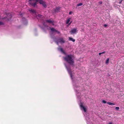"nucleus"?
<instances>
[{
  "mask_svg": "<svg viewBox=\"0 0 124 124\" xmlns=\"http://www.w3.org/2000/svg\"><path fill=\"white\" fill-rule=\"evenodd\" d=\"M99 55H100L102 54H101V53H99Z\"/></svg>",
  "mask_w": 124,
  "mask_h": 124,
  "instance_id": "c756f323",
  "label": "nucleus"
},
{
  "mask_svg": "<svg viewBox=\"0 0 124 124\" xmlns=\"http://www.w3.org/2000/svg\"><path fill=\"white\" fill-rule=\"evenodd\" d=\"M30 11L33 13H36V11H35V10H34L31 9V10H30Z\"/></svg>",
  "mask_w": 124,
  "mask_h": 124,
  "instance_id": "a211bd4d",
  "label": "nucleus"
},
{
  "mask_svg": "<svg viewBox=\"0 0 124 124\" xmlns=\"http://www.w3.org/2000/svg\"><path fill=\"white\" fill-rule=\"evenodd\" d=\"M8 15L9 16V18H8V17H7V19H8V20H9L11 19V18L12 17V16L11 15V14H8Z\"/></svg>",
  "mask_w": 124,
  "mask_h": 124,
  "instance_id": "dca6fc26",
  "label": "nucleus"
},
{
  "mask_svg": "<svg viewBox=\"0 0 124 124\" xmlns=\"http://www.w3.org/2000/svg\"><path fill=\"white\" fill-rule=\"evenodd\" d=\"M61 7H56L55 9L54 10V12H58L60 10Z\"/></svg>",
  "mask_w": 124,
  "mask_h": 124,
  "instance_id": "39448f33",
  "label": "nucleus"
},
{
  "mask_svg": "<svg viewBox=\"0 0 124 124\" xmlns=\"http://www.w3.org/2000/svg\"><path fill=\"white\" fill-rule=\"evenodd\" d=\"M42 16L41 15H40V14H38V16L39 17H40Z\"/></svg>",
  "mask_w": 124,
  "mask_h": 124,
  "instance_id": "393cba45",
  "label": "nucleus"
},
{
  "mask_svg": "<svg viewBox=\"0 0 124 124\" xmlns=\"http://www.w3.org/2000/svg\"><path fill=\"white\" fill-rule=\"evenodd\" d=\"M39 3L40 4H42L45 2L42 0H39Z\"/></svg>",
  "mask_w": 124,
  "mask_h": 124,
  "instance_id": "4468645a",
  "label": "nucleus"
},
{
  "mask_svg": "<svg viewBox=\"0 0 124 124\" xmlns=\"http://www.w3.org/2000/svg\"><path fill=\"white\" fill-rule=\"evenodd\" d=\"M73 56L71 54L66 55L63 57L65 61L71 65H74V63Z\"/></svg>",
  "mask_w": 124,
  "mask_h": 124,
  "instance_id": "f257e3e1",
  "label": "nucleus"
},
{
  "mask_svg": "<svg viewBox=\"0 0 124 124\" xmlns=\"http://www.w3.org/2000/svg\"><path fill=\"white\" fill-rule=\"evenodd\" d=\"M50 30L52 31H55L57 32L59 34L60 33V32L56 30L54 28H50Z\"/></svg>",
  "mask_w": 124,
  "mask_h": 124,
  "instance_id": "0eeeda50",
  "label": "nucleus"
},
{
  "mask_svg": "<svg viewBox=\"0 0 124 124\" xmlns=\"http://www.w3.org/2000/svg\"><path fill=\"white\" fill-rule=\"evenodd\" d=\"M65 67L67 70V71H68V70H69L70 69V68H68L67 66L66 65Z\"/></svg>",
  "mask_w": 124,
  "mask_h": 124,
  "instance_id": "412c9836",
  "label": "nucleus"
},
{
  "mask_svg": "<svg viewBox=\"0 0 124 124\" xmlns=\"http://www.w3.org/2000/svg\"><path fill=\"white\" fill-rule=\"evenodd\" d=\"M71 22H70V23H69L68 24V25H70L71 24Z\"/></svg>",
  "mask_w": 124,
  "mask_h": 124,
  "instance_id": "c85d7f7f",
  "label": "nucleus"
},
{
  "mask_svg": "<svg viewBox=\"0 0 124 124\" xmlns=\"http://www.w3.org/2000/svg\"><path fill=\"white\" fill-rule=\"evenodd\" d=\"M3 24V23L2 22H0V25H2Z\"/></svg>",
  "mask_w": 124,
  "mask_h": 124,
  "instance_id": "a878e982",
  "label": "nucleus"
},
{
  "mask_svg": "<svg viewBox=\"0 0 124 124\" xmlns=\"http://www.w3.org/2000/svg\"><path fill=\"white\" fill-rule=\"evenodd\" d=\"M80 106L82 109H83L85 112H86V108H85L84 107L83 105L82 104H81L80 105Z\"/></svg>",
  "mask_w": 124,
  "mask_h": 124,
  "instance_id": "423d86ee",
  "label": "nucleus"
},
{
  "mask_svg": "<svg viewBox=\"0 0 124 124\" xmlns=\"http://www.w3.org/2000/svg\"><path fill=\"white\" fill-rule=\"evenodd\" d=\"M83 5V4L82 3H79L77 5L78 6H82Z\"/></svg>",
  "mask_w": 124,
  "mask_h": 124,
  "instance_id": "6ab92c4d",
  "label": "nucleus"
},
{
  "mask_svg": "<svg viewBox=\"0 0 124 124\" xmlns=\"http://www.w3.org/2000/svg\"><path fill=\"white\" fill-rule=\"evenodd\" d=\"M55 42L57 44V45H58V43H59V42H58V40H57V41H56Z\"/></svg>",
  "mask_w": 124,
  "mask_h": 124,
  "instance_id": "b1692460",
  "label": "nucleus"
},
{
  "mask_svg": "<svg viewBox=\"0 0 124 124\" xmlns=\"http://www.w3.org/2000/svg\"><path fill=\"white\" fill-rule=\"evenodd\" d=\"M71 18H69L67 20V21L66 22V24H68L69 22H70V19Z\"/></svg>",
  "mask_w": 124,
  "mask_h": 124,
  "instance_id": "f3484780",
  "label": "nucleus"
},
{
  "mask_svg": "<svg viewBox=\"0 0 124 124\" xmlns=\"http://www.w3.org/2000/svg\"><path fill=\"white\" fill-rule=\"evenodd\" d=\"M46 21L47 23H53L54 22L53 21L50 20H46Z\"/></svg>",
  "mask_w": 124,
  "mask_h": 124,
  "instance_id": "6e6552de",
  "label": "nucleus"
},
{
  "mask_svg": "<svg viewBox=\"0 0 124 124\" xmlns=\"http://www.w3.org/2000/svg\"><path fill=\"white\" fill-rule=\"evenodd\" d=\"M69 40L70 41H71L73 42H74L75 41V39H73L71 37L69 38Z\"/></svg>",
  "mask_w": 124,
  "mask_h": 124,
  "instance_id": "9d476101",
  "label": "nucleus"
},
{
  "mask_svg": "<svg viewBox=\"0 0 124 124\" xmlns=\"http://www.w3.org/2000/svg\"><path fill=\"white\" fill-rule=\"evenodd\" d=\"M109 60V59L108 58L107 59V60L106 61V64L108 63Z\"/></svg>",
  "mask_w": 124,
  "mask_h": 124,
  "instance_id": "aec40b11",
  "label": "nucleus"
},
{
  "mask_svg": "<svg viewBox=\"0 0 124 124\" xmlns=\"http://www.w3.org/2000/svg\"><path fill=\"white\" fill-rule=\"evenodd\" d=\"M68 73L70 74L71 77V78H72V75L71 71V70H68Z\"/></svg>",
  "mask_w": 124,
  "mask_h": 124,
  "instance_id": "f8f14e48",
  "label": "nucleus"
},
{
  "mask_svg": "<svg viewBox=\"0 0 124 124\" xmlns=\"http://www.w3.org/2000/svg\"><path fill=\"white\" fill-rule=\"evenodd\" d=\"M107 103L108 104L110 105H114L115 104H114L109 102H108Z\"/></svg>",
  "mask_w": 124,
  "mask_h": 124,
  "instance_id": "ddd939ff",
  "label": "nucleus"
},
{
  "mask_svg": "<svg viewBox=\"0 0 124 124\" xmlns=\"http://www.w3.org/2000/svg\"><path fill=\"white\" fill-rule=\"evenodd\" d=\"M123 0H121V1L119 2V3L120 4H121L122 2V1H123Z\"/></svg>",
  "mask_w": 124,
  "mask_h": 124,
  "instance_id": "bb28decb",
  "label": "nucleus"
},
{
  "mask_svg": "<svg viewBox=\"0 0 124 124\" xmlns=\"http://www.w3.org/2000/svg\"><path fill=\"white\" fill-rule=\"evenodd\" d=\"M58 42L61 43H64L65 42V41L64 40L63 38H61L58 39Z\"/></svg>",
  "mask_w": 124,
  "mask_h": 124,
  "instance_id": "7ed1b4c3",
  "label": "nucleus"
},
{
  "mask_svg": "<svg viewBox=\"0 0 124 124\" xmlns=\"http://www.w3.org/2000/svg\"><path fill=\"white\" fill-rule=\"evenodd\" d=\"M68 73L70 74L71 77V78H72V75L71 71V70H68Z\"/></svg>",
  "mask_w": 124,
  "mask_h": 124,
  "instance_id": "9b49d317",
  "label": "nucleus"
},
{
  "mask_svg": "<svg viewBox=\"0 0 124 124\" xmlns=\"http://www.w3.org/2000/svg\"><path fill=\"white\" fill-rule=\"evenodd\" d=\"M72 12H70L69 13V15H70L71 14V13Z\"/></svg>",
  "mask_w": 124,
  "mask_h": 124,
  "instance_id": "473e14b6",
  "label": "nucleus"
},
{
  "mask_svg": "<svg viewBox=\"0 0 124 124\" xmlns=\"http://www.w3.org/2000/svg\"><path fill=\"white\" fill-rule=\"evenodd\" d=\"M42 5L43 6L45 7V8H46V2H44L42 4Z\"/></svg>",
  "mask_w": 124,
  "mask_h": 124,
  "instance_id": "2eb2a0df",
  "label": "nucleus"
},
{
  "mask_svg": "<svg viewBox=\"0 0 124 124\" xmlns=\"http://www.w3.org/2000/svg\"><path fill=\"white\" fill-rule=\"evenodd\" d=\"M102 102L104 103H106V101L104 100H103L102 101Z\"/></svg>",
  "mask_w": 124,
  "mask_h": 124,
  "instance_id": "5701e85b",
  "label": "nucleus"
},
{
  "mask_svg": "<svg viewBox=\"0 0 124 124\" xmlns=\"http://www.w3.org/2000/svg\"><path fill=\"white\" fill-rule=\"evenodd\" d=\"M99 3L100 4H101L102 3V2L101 1L99 2Z\"/></svg>",
  "mask_w": 124,
  "mask_h": 124,
  "instance_id": "2f4dec72",
  "label": "nucleus"
},
{
  "mask_svg": "<svg viewBox=\"0 0 124 124\" xmlns=\"http://www.w3.org/2000/svg\"><path fill=\"white\" fill-rule=\"evenodd\" d=\"M108 124H112L111 123H109Z\"/></svg>",
  "mask_w": 124,
  "mask_h": 124,
  "instance_id": "72a5a7b5",
  "label": "nucleus"
},
{
  "mask_svg": "<svg viewBox=\"0 0 124 124\" xmlns=\"http://www.w3.org/2000/svg\"><path fill=\"white\" fill-rule=\"evenodd\" d=\"M77 30V29L76 28H74L71 30L70 32L71 34H73L76 32Z\"/></svg>",
  "mask_w": 124,
  "mask_h": 124,
  "instance_id": "20e7f679",
  "label": "nucleus"
},
{
  "mask_svg": "<svg viewBox=\"0 0 124 124\" xmlns=\"http://www.w3.org/2000/svg\"><path fill=\"white\" fill-rule=\"evenodd\" d=\"M104 25L105 27H106L107 26V25L106 24H105Z\"/></svg>",
  "mask_w": 124,
  "mask_h": 124,
  "instance_id": "7c9ffc66",
  "label": "nucleus"
},
{
  "mask_svg": "<svg viewBox=\"0 0 124 124\" xmlns=\"http://www.w3.org/2000/svg\"><path fill=\"white\" fill-rule=\"evenodd\" d=\"M29 3L31 6H32L34 7H36L37 5V2H35L34 3H33L32 1H29Z\"/></svg>",
  "mask_w": 124,
  "mask_h": 124,
  "instance_id": "f03ea898",
  "label": "nucleus"
},
{
  "mask_svg": "<svg viewBox=\"0 0 124 124\" xmlns=\"http://www.w3.org/2000/svg\"><path fill=\"white\" fill-rule=\"evenodd\" d=\"M58 50H59L61 51L62 52L65 54V53L64 51L63 50L62 48L61 47L59 48H58Z\"/></svg>",
  "mask_w": 124,
  "mask_h": 124,
  "instance_id": "1a4fd4ad",
  "label": "nucleus"
},
{
  "mask_svg": "<svg viewBox=\"0 0 124 124\" xmlns=\"http://www.w3.org/2000/svg\"><path fill=\"white\" fill-rule=\"evenodd\" d=\"M105 53V51H104V52H103L102 53H101V54H104V53Z\"/></svg>",
  "mask_w": 124,
  "mask_h": 124,
  "instance_id": "cd10ccee",
  "label": "nucleus"
},
{
  "mask_svg": "<svg viewBox=\"0 0 124 124\" xmlns=\"http://www.w3.org/2000/svg\"><path fill=\"white\" fill-rule=\"evenodd\" d=\"M115 108L116 110H118L119 109V108L118 107H116Z\"/></svg>",
  "mask_w": 124,
  "mask_h": 124,
  "instance_id": "4be33fe9",
  "label": "nucleus"
}]
</instances>
